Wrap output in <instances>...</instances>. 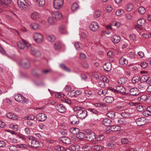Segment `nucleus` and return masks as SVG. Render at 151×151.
Segmentation results:
<instances>
[{
	"mask_svg": "<svg viewBox=\"0 0 151 151\" xmlns=\"http://www.w3.org/2000/svg\"><path fill=\"white\" fill-rule=\"evenodd\" d=\"M117 122L120 124H127L126 119L124 118L118 119L117 120Z\"/></svg>",
	"mask_w": 151,
	"mask_h": 151,
	"instance_id": "obj_29",
	"label": "nucleus"
},
{
	"mask_svg": "<svg viewBox=\"0 0 151 151\" xmlns=\"http://www.w3.org/2000/svg\"><path fill=\"white\" fill-rule=\"evenodd\" d=\"M127 81V79L124 77H122L119 79L117 81L118 83L120 84H125Z\"/></svg>",
	"mask_w": 151,
	"mask_h": 151,
	"instance_id": "obj_27",
	"label": "nucleus"
},
{
	"mask_svg": "<svg viewBox=\"0 0 151 151\" xmlns=\"http://www.w3.org/2000/svg\"><path fill=\"white\" fill-rule=\"evenodd\" d=\"M11 3V0H0V5L3 7H6Z\"/></svg>",
	"mask_w": 151,
	"mask_h": 151,
	"instance_id": "obj_19",
	"label": "nucleus"
},
{
	"mask_svg": "<svg viewBox=\"0 0 151 151\" xmlns=\"http://www.w3.org/2000/svg\"><path fill=\"white\" fill-rule=\"evenodd\" d=\"M88 110L93 113L97 115H98L99 114V112L95 109L89 108L88 109Z\"/></svg>",
	"mask_w": 151,
	"mask_h": 151,
	"instance_id": "obj_42",
	"label": "nucleus"
},
{
	"mask_svg": "<svg viewBox=\"0 0 151 151\" xmlns=\"http://www.w3.org/2000/svg\"><path fill=\"white\" fill-rule=\"evenodd\" d=\"M101 14V12L99 10H95L93 16L94 17L97 18L99 17Z\"/></svg>",
	"mask_w": 151,
	"mask_h": 151,
	"instance_id": "obj_44",
	"label": "nucleus"
},
{
	"mask_svg": "<svg viewBox=\"0 0 151 151\" xmlns=\"http://www.w3.org/2000/svg\"><path fill=\"white\" fill-rule=\"evenodd\" d=\"M6 116L8 118L13 119H18L17 116L11 112L8 113L7 114Z\"/></svg>",
	"mask_w": 151,
	"mask_h": 151,
	"instance_id": "obj_28",
	"label": "nucleus"
},
{
	"mask_svg": "<svg viewBox=\"0 0 151 151\" xmlns=\"http://www.w3.org/2000/svg\"><path fill=\"white\" fill-rule=\"evenodd\" d=\"M116 90L121 93H123L124 95H126V89L125 88L122 86H119L116 87Z\"/></svg>",
	"mask_w": 151,
	"mask_h": 151,
	"instance_id": "obj_18",
	"label": "nucleus"
},
{
	"mask_svg": "<svg viewBox=\"0 0 151 151\" xmlns=\"http://www.w3.org/2000/svg\"><path fill=\"white\" fill-rule=\"evenodd\" d=\"M93 105L96 107H104L105 105L102 103H96L93 104Z\"/></svg>",
	"mask_w": 151,
	"mask_h": 151,
	"instance_id": "obj_52",
	"label": "nucleus"
},
{
	"mask_svg": "<svg viewBox=\"0 0 151 151\" xmlns=\"http://www.w3.org/2000/svg\"><path fill=\"white\" fill-rule=\"evenodd\" d=\"M48 23L50 25H53L55 24V21L51 17H49L47 19Z\"/></svg>",
	"mask_w": 151,
	"mask_h": 151,
	"instance_id": "obj_50",
	"label": "nucleus"
},
{
	"mask_svg": "<svg viewBox=\"0 0 151 151\" xmlns=\"http://www.w3.org/2000/svg\"><path fill=\"white\" fill-rule=\"evenodd\" d=\"M68 96L70 97H76L75 91L74 90L68 92Z\"/></svg>",
	"mask_w": 151,
	"mask_h": 151,
	"instance_id": "obj_46",
	"label": "nucleus"
},
{
	"mask_svg": "<svg viewBox=\"0 0 151 151\" xmlns=\"http://www.w3.org/2000/svg\"><path fill=\"white\" fill-rule=\"evenodd\" d=\"M60 67L64 70L67 72H70L71 70L69 68H68L66 66L63 64H60Z\"/></svg>",
	"mask_w": 151,
	"mask_h": 151,
	"instance_id": "obj_31",
	"label": "nucleus"
},
{
	"mask_svg": "<svg viewBox=\"0 0 151 151\" xmlns=\"http://www.w3.org/2000/svg\"><path fill=\"white\" fill-rule=\"evenodd\" d=\"M65 95L63 94L60 93H55V96L56 98H61L64 96Z\"/></svg>",
	"mask_w": 151,
	"mask_h": 151,
	"instance_id": "obj_54",
	"label": "nucleus"
},
{
	"mask_svg": "<svg viewBox=\"0 0 151 151\" xmlns=\"http://www.w3.org/2000/svg\"><path fill=\"white\" fill-rule=\"evenodd\" d=\"M36 2L40 6H43L45 4V0H36Z\"/></svg>",
	"mask_w": 151,
	"mask_h": 151,
	"instance_id": "obj_43",
	"label": "nucleus"
},
{
	"mask_svg": "<svg viewBox=\"0 0 151 151\" xmlns=\"http://www.w3.org/2000/svg\"><path fill=\"white\" fill-rule=\"evenodd\" d=\"M147 99V96L146 95H143L138 97V100L139 101L142 102L146 100Z\"/></svg>",
	"mask_w": 151,
	"mask_h": 151,
	"instance_id": "obj_34",
	"label": "nucleus"
},
{
	"mask_svg": "<svg viewBox=\"0 0 151 151\" xmlns=\"http://www.w3.org/2000/svg\"><path fill=\"white\" fill-rule=\"evenodd\" d=\"M107 90L106 89L104 90L101 89L98 91V93L99 95H102L103 96H104L107 93Z\"/></svg>",
	"mask_w": 151,
	"mask_h": 151,
	"instance_id": "obj_38",
	"label": "nucleus"
},
{
	"mask_svg": "<svg viewBox=\"0 0 151 151\" xmlns=\"http://www.w3.org/2000/svg\"><path fill=\"white\" fill-rule=\"evenodd\" d=\"M129 141L127 138H124L122 139L121 140V142L122 144H126L128 143Z\"/></svg>",
	"mask_w": 151,
	"mask_h": 151,
	"instance_id": "obj_61",
	"label": "nucleus"
},
{
	"mask_svg": "<svg viewBox=\"0 0 151 151\" xmlns=\"http://www.w3.org/2000/svg\"><path fill=\"white\" fill-rule=\"evenodd\" d=\"M71 149L74 151H77L79 150L80 146L78 145H72L71 147Z\"/></svg>",
	"mask_w": 151,
	"mask_h": 151,
	"instance_id": "obj_41",
	"label": "nucleus"
},
{
	"mask_svg": "<svg viewBox=\"0 0 151 151\" xmlns=\"http://www.w3.org/2000/svg\"><path fill=\"white\" fill-rule=\"evenodd\" d=\"M96 135L94 133L90 132L87 134L86 138L88 141H92L96 138Z\"/></svg>",
	"mask_w": 151,
	"mask_h": 151,
	"instance_id": "obj_15",
	"label": "nucleus"
},
{
	"mask_svg": "<svg viewBox=\"0 0 151 151\" xmlns=\"http://www.w3.org/2000/svg\"><path fill=\"white\" fill-rule=\"evenodd\" d=\"M145 108V107L142 105H140L137 107V110L138 111H142Z\"/></svg>",
	"mask_w": 151,
	"mask_h": 151,
	"instance_id": "obj_58",
	"label": "nucleus"
},
{
	"mask_svg": "<svg viewBox=\"0 0 151 151\" xmlns=\"http://www.w3.org/2000/svg\"><path fill=\"white\" fill-rule=\"evenodd\" d=\"M86 100L85 97L83 95L80 96L77 98L78 101L79 102H82Z\"/></svg>",
	"mask_w": 151,
	"mask_h": 151,
	"instance_id": "obj_39",
	"label": "nucleus"
},
{
	"mask_svg": "<svg viewBox=\"0 0 151 151\" xmlns=\"http://www.w3.org/2000/svg\"><path fill=\"white\" fill-rule=\"evenodd\" d=\"M120 37L118 35H114L111 38V41L114 43L117 44L120 40Z\"/></svg>",
	"mask_w": 151,
	"mask_h": 151,
	"instance_id": "obj_17",
	"label": "nucleus"
},
{
	"mask_svg": "<svg viewBox=\"0 0 151 151\" xmlns=\"http://www.w3.org/2000/svg\"><path fill=\"white\" fill-rule=\"evenodd\" d=\"M136 122L138 126H141L144 125L146 122V119L145 117H142L137 119Z\"/></svg>",
	"mask_w": 151,
	"mask_h": 151,
	"instance_id": "obj_10",
	"label": "nucleus"
},
{
	"mask_svg": "<svg viewBox=\"0 0 151 151\" xmlns=\"http://www.w3.org/2000/svg\"><path fill=\"white\" fill-rule=\"evenodd\" d=\"M73 110L76 112L79 118L84 119L88 115V112L86 110L82 107L75 106L73 108Z\"/></svg>",
	"mask_w": 151,
	"mask_h": 151,
	"instance_id": "obj_1",
	"label": "nucleus"
},
{
	"mask_svg": "<svg viewBox=\"0 0 151 151\" xmlns=\"http://www.w3.org/2000/svg\"><path fill=\"white\" fill-rule=\"evenodd\" d=\"M30 27L32 29L36 30L38 29L39 25L38 24L36 23H32L31 24Z\"/></svg>",
	"mask_w": 151,
	"mask_h": 151,
	"instance_id": "obj_30",
	"label": "nucleus"
},
{
	"mask_svg": "<svg viewBox=\"0 0 151 151\" xmlns=\"http://www.w3.org/2000/svg\"><path fill=\"white\" fill-rule=\"evenodd\" d=\"M18 6L21 9H28L29 8V6L26 2L25 0H18Z\"/></svg>",
	"mask_w": 151,
	"mask_h": 151,
	"instance_id": "obj_4",
	"label": "nucleus"
},
{
	"mask_svg": "<svg viewBox=\"0 0 151 151\" xmlns=\"http://www.w3.org/2000/svg\"><path fill=\"white\" fill-rule=\"evenodd\" d=\"M145 20L143 18L139 19L137 21V24L140 26H143L145 24Z\"/></svg>",
	"mask_w": 151,
	"mask_h": 151,
	"instance_id": "obj_36",
	"label": "nucleus"
},
{
	"mask_svg": "<svg viewBox=\"0 0 151 151\" xmlns=\"http://www.w3.org/2000/svg\"><path fill=\"white\" fill-rule=\"evenodd\" d=\"M31 147L39 148L40 147V144L38 141L33 139L31 142Z\"/></svg>",
	"mask_w": 151,
	"mask_h": 151,
	"instance_id": "obj_13",
	"label": "nucleus"
},
{
	"mask_svg": "<svg viewBox=\"0 0 151 151\" xmlns=\"http://www.w3.org/2000/svg\"><path fill=\"white\" fill-rule=\"evenodd\" d=\"M15 100L19 102L27 103L28 101L22 95L19 93L15 94L14 96Z\"/></svg>",
	"mask_w": 151,
	"mask_h": 151,
	"instance_id": "obj_3",
	"label": "nucleus"
},
{
	"mask_svg": "<svg viewBox=\"0 0 151 151\" xmlns=\"http://www.w3.org/2000/svg\"><path fill=\"white\" fill-rule=\"evenodd\" d=\"M126 8L128 9H132L133 8V4L131 3H129L126 5Z\"/></svg>",
	"mask_w": 151,
	"mask_h": 151,
	"instance_id": "obj_57",
	"label": "nucleus"
},
{
	"mask_svg": "<svg viewBox=\"0 0 151 151\" xmlns=\"http://www.w3.org/2000/svg\"><path fill=\"white\" fill-rule=\"evenodd\" d=\"M17 45L18 48L20 49L23 50L25 48V44L23 42L22 40V41L18 42H17Z\"/></svg>",
	"mask_w": 151,
	"mask_h": 151,
	"instance_id": "obj_32",
	"label": "nucleus"
},
{
	"mask_svg": "<svg viewBox=\"0 0 151 151\" xmlns=\"http://www.w3.org/2000/svg\"><path fill=\"white\" fill-rule=\"evenodd\" d=\"M59 140L63 143L66 144H69L71 143V141L70 139L66 137H61L59 138Z\"/></svg>",
	"mask_w": 151,
	"mask_h": 151,
	"instance_id": "obj_20",
	"label": "nucleus"
},
{
	"mask_svg": "<svg viewBox=\"0 0 151 151\" xmlns=\"http://www.w3.org/2000/svg\"><path fill=\"white\" fill-rule=\"evenodd\" d=\"M119 63L123 65H126L128 63V61L126 58L122 57L119 59Z\"/></svg>",
	"mask_w": 151,
	"mask_h": 151,
	"instance_id": "obj_33",
	"label": "nucleus"
},
{
	"mask_svg": "<svg viewBox=\"0 0 151 151\" xmlns=\"http://www.w3.org/2000/svg\"><path fill=\"white\" fill-rule=\"evenodd\" d=\"M40 15L37 12H35L32 13L31 15V19L34 20H37L38 19L40 18Z\"/></svg>",
	"mask_w": 151,
	"mask_h": 151,
	"instance_id": "obj_24",
	"label": "nucleus"
},
{
	"mask_svg": "<svg viewBox=\"0 0 151 151\" xmlns=\"http://www.w3.org/2000/svg\"><path fill=\"white\" fill-rule=\"evenodd\" d=\"M146 84L145 83H141L138 85V88L140 90L144 91L146 88Z\"/></svg>",
	"mask_w": 151,
	"mask_h": 151,
	"instance_id": "obj_26",
	"label": "nucleus"
},
{
	"mask_svg": "<svg viewBox=\"0 0 151 151\" xmlns=\"http://www.w3.org/2000/svg\"><path fill=\"white\" fill-rule=\"evenodd\" d=\"M104 69L107 71H110L111 70V64L110 63H105L103 65Z\"/></svg>",
	"mask_w": 151,
	"mask_h": 151,
	"instance_id": "obj_21",
	"label": "nucleus"
},
{
	"mask_svg": "<svg viewBox=\"0 0 151 151\" xmlns=\"http://www.w3.org/2000/svg\"><path fill=\"white\" fill-rule=\"evenodd\" d=\"M56 109L60 113H64L66 111V107L61 104L57 105Z\"/></svg>",
	"mask_w": 151,
	"mask_h": 151,
	"instance_id": "obj_16",
	"label": "nucleus"
},
{
	"mask_svg": "<svg viewBox=\"0 0 151 151\" xmlns=\"http://www.w3.org/2000/svg\"><path fill=\"white\" fill-rule=\"evenodd\" d=\"M74 45L76 49L77 50H78L80 48L81 46V44L79 42H76L75 43Z\"/></svg>",
	"mask_w": 151,
	"mask_h": 151,
	"instance_id": "obj_60",
	"label": "nucleus"
},
{
	"mask_svg": "<svg viewBox=\"0 0 151 151\" xmlns=\"http://www.w3.org/2000/svg\"><path fill=\"white\" fill-rule=\"evenodd\" d=\"M53 3L54 8L55 9H60L63 6L64 0H54Z\"/></svg>",
	"mask_w": 151,
	"mask_h": 151,
	"instance_id": "obj_5",
	"label": "nucleus"
},
{
	"mask_svg": "<svg viewBox=\"0 0 151 151\" xmlns=\"http://www.w3.org/2000/svg\"><path fill=\"white\" fill-rule=\"evenodd\" d=\"M78 130V129L77 128H72L70 129V131L73 134H76V131Z\"/></svg>",
	"mask_w": 151,
	"mask_h": 151,
	"instance_id": "obj_62",
	"label": "nucleus"
},
{
	"mask_svg": "<svg viewBox=\"0 0 151 151\" xmlns=\"http://www.w3.org/2000/svg\"><path fill=\"white\" fill-rule=\"evenodd\" d=\"M79 8V6L78 4L76 3H74L71 6V9H77Z\"/></svg>",
	"mask_w": 151,
	"mask_h": 151,
	"instance_id": "obj_51",
	"label": "nucleus"
},
{
	"mask_svg": "<svg viewBox=\"0 0 151 151\" xmlns=\"http://www.w3.org/2000/svg\"><path fill=\"white\" fill-rule=\"evenodd\" d=\"M77 137L80 139H83L84 138V134L82 132H79L76 134Z\"/></svg>",
	"mask_w": 151,
	"mask_h": 151,
	"instance_id": "obj_48",
	"label": "nucleus"
},
{
	"mask_svg": "<svg viewBox=\"0 0 151 151\" xmlns=\"http://www.w3.org/2000/svg\"><path fill=\"white\" fill-rule=\"evenodd\" d=\"M19 64L22 68H28L31 67V65L29 60L27 59H22L19 63Z\"/></svg>",
	"mask_w": 151,
	"mask_h": 151,
	"instance_id": "obj_6",
	"label": "nucleus"
},
{
	"mask_svg": "<svg viewBox=\"0 0 151 151\" xmlns=\"http://www.w3.org/2000/svg\"><path fill=\"white\" fill-rule=\"evenodd\" d=\"M89 29L92 31L96 32L99 29V26L97 22H92L89 26Z\"/></svg>",
	"mask_w": 151,
	"mask_h": 151,
	"instance_id": "obj_8",
	"label": "nucleus"
},
{
	"mask_svg": "<svg viewBox=\"0 0 151 151\" xmlns=\"http://www.w3.org/2000/svg\"><path fill=\"white\" fill-rule=\"evenodd\" d=\"M33 37L35 42L37 43L40 44L43 41V37L42 35L39 33H35L33 35Z\"/></svg>",
	"mask_w": 151,
	"mask_h": 151,
	"instance_id": "obj_2",
	"label": "nucleus"
},
{
	"mask_svg": "<svg viewBox=\"0 0 151 151\" xmlns=\"http://www.w3.org/2000/svg\"><path fill=\"white\" fill-rule=\"evenodd\" d=\"M36 117L37 119L40 122L44 121L47 119L46 115L43 113L38 114L37 115Z\"/></svg>",
	"mask_w": 151,
	"mask_h": 151,
	"instance_id": "obj_11",
	"label": "nucleus"
},
{
	"mask_svg": "<svg viewBox=\"0 0 151 151\" xmlns=\"http://www.w3.org/2000/svg\"><path fill=\"white\" fill-rule=\"evenodd\" d=\"M9 149L10 151H17L18 149L17 147L15 145H11L9 147Z\"/></svg>",
	"mask_w": 151,
	"mask_h": 151,
	"instance_id": "obj_53",
	"label": "nucleus"
},
{
	"mask_svg": "<svg viewBox=\"0 0 151 151\" xmlns=\"http://www.w3.org/2000/svg\"><path fill=\"white\" fill-rule=\"evenodd\" d=\"M139 80V77H134L132 79V82L133 83H137Z\"/></svg>",
	"mask_w": 151,
	"mask_h": 151,
	"instance_id": "obj_55",
	"label": "nucleus"
},
{
	"mask_svg": "<svg viewBox=\"0 0 151 151\" xmlns=\"http://www.w3.org/2000/svg\"><path fill=\"white\" fill-rule=\"evenodd\" d=\"M61 100L63 102H65L69 104H70L71 103V100L68 99L63 98L61 99Z\"/></svg>",
	"mask_w": 151,
	"mask_h": 151,
	"instance_id": "obj_56",
	"label": "nucleus"
},
{
	"mask_svg": "<svg viewBox=\"0 0 151 151\" xmlns=\"http://www.w3.org/2000/svg\"><path fill=\"white\" fill-rule=\"evenodd\" d=\"M107 116L111 118H113L115 116V113L113 111H110L106 114Z\"/></svg>",
	"mask_w": 151,
	"mask_h": 151,
	"instance_id": "obj_49",
	"label": "nucleus"
},
{
	"mask_svg": "<svg viewBox=\"0 0 151 151\" xmlns=\"http://www.w3.org/2000/svg\"><path fill=\"white\" fill-rule=\"evenodd\" d=\"M54 47L55 50H58L61 47V43L60 42H56L54 45Z\"/></svg>",
	"mask_w": 151,
	"mask_h": 151,
	"instance_id": "obj_35",
	"label": "nucleus"
},
{
	"mask_svg": "<svg viewBox=\"0 0 151 151\" xmlns=\"http://www.w3.org/2000/svg\"><path fill=\"white\" fill-rule=\"evenodd\" d=\"M110 130L112 131H117L121 129V127L118 126L112 125L110 126Z\"/></svg>",
	"mask_w": 151,
	"mask_h": 151,
	"instance_id": "obj_25",
	"label": "nucleus"
},
{
	"mask_svg": "<svg viewBox=\"0 0 151 151\" xmlns=\"http://www.w3.org/2000/svg\"><path fill=\"white\" fill-rule=\"evenodd\" d=\"M142 114L144 116L148 117L151 115V112L150 111L147 109V108L146 110L142 112Z\"/></svg>",
	"mask_w": 151,
	"mask_h": 151,
	"instance_id": "obj_45",
	"label": "nucleus"
},
{
	"mask_svg": "<svg viewBox=\"0 0 151 151\" xmlns=\"http://www.w3.org/2000/svg\"><path fill=\"white\" fill-rule=\"evenodd\" d=\"M114 100V98L111 96H106L104 99V101L108 103H111Z\"/></svg>",
	"mask_w": 151,
	"mask_h": 151,
	"instance_id": "obj_23",
	"label": "nucleus"
},
{
	"mask_svg": "<svg viewBox=\"0 0 151 151\" xmlns=\"http://www.w3.org/2000/svg\"><path fill=\"white\" fill-rule=\"evenodd\" d=\"M50 12L52 17L57 20L63 18L62 14L58 11H51Z\"/></svg>",
	"mask_w": 151,
	"mask_h": 151,
	"instance_id": "obj_7",
	"label": "nucleus"
},
{
	"mask_svg": "<svg viewBox=\"0 0 151 151\" xmlns=\"http://www.w3.org/2000/svg\"><path fill=\"white\" fill-rule=\"evenodd\" d=\"M71 89V87L69 85H66L64 88V90L67 91H70Z\"/></svg>",
	"mask_w": 151,
	"mask_h": 151,
	"instance_id": "obj_64",
	"label": "nucleus"
},
{
	"mask_svg": "<svg viewBox=\"0 0 151 151\" xmlns=\"http://www.w3.org/2000/svg\"><path fill=\"white\" fill-rule=\"evenodd\" d=\"M77 116L73 115L70 117V121L71 124L73 125L78 124L79 123V120Z\"/></svg>",
	"mask_w": 151,
	"mask_h": 151,
	"instance_id": "obj_9",
	"label": "nucleus"
},
{
	"mask_svg": "<svg viewBox=\"0 0 151 151\" xmlns=\"http://www.w3.org/2000/svg\"><path fill=\"white\" fill-rule=\"evenodd\" d=\"M111 122V121L110 119L105 118L102 121V123L105 126H110Z\"/></svg>",
	"mask_w": 151,
	"mask_h": 151,
	"instance_id": "obj_22",
	"label": "nucleus"
},
{
	"mask_svg": "<svg viewBox=\"0 0 151 151\" xmlns=\"http://www.w3.org/2000/svg\"><path fill=\"white\" fill-rule=\"evenodd\" d=\"M17 147L22 149H27V146L25 144H19L16 145Z\"/></svg>",
	"mask_w": 151,
	"mask_h": 151,
	"instance_id": "obj_47",
	"label": "nucleus"
},
{
	"mask_svg": "<svg viewBox=\"0 0 151 151\" xmlns=\"http://www.w3.org/2000/svg\"><path fill=\"white\" fill-rule=\"evenodd\" d=\"M31 53L36 57H39L41 55V53L40 51L37 49H35L33 47H31Z\"/></svg>",
	"mask_w": 151,
	"mask_h": 151,
	"instance_id": "obj_12",
	"label": "nucleus"
},
{
	"mask_svg": "<svg viewBox=\"0 0 151 151\" xmlns=\"http://www.w3.org/2000/svg\"><path fill=\"white\" fill-rule=\"evenodd\" d=\"M23 42L24 43L25 46L26 45V47L28 48H29L31 47V45L27 41L24 40L22 39Z\"/></svg>",
	"mask_w": 151,
	"mask_h": 151,
	"instance_id": "obj_59",
	"label": "nucleus"
},
{
	"mask_svg": "<svg viewBox=\"0 0 151 151\" xmlns=\"http://www.w3.org/2000/svg\"><path fill=\"white\" fill-rule=\"evenodd\" d=\"M129 93L133 96H137L139 94V89L136 88H132L130 89Z\"/></svg>",
	"mask_w": 151,
	"mask_h": 151,
	"instance_id": "obj_14",
	"label": "nucleus"
},
{
	"mask_svg": "<svg viewBox=\"0 0 151 151\" xmlns=\"http://www.w3.org/2000/svg\"><path fill=\"white\" fill-rule=\"evenodd\" d=\"M148 63L145 62H142L141 64V66L142 68H145L148 66Z\"/></svg>",
	"mask_w": 151,
	"mask_h": 151,
	"instance_id": "obj_63",
	"label": "nucleus"
},
{
	"mask_svg": "<svg viewBox=\"0 0 151 151\" xmlns=\"http://www.w3.org/2000/svg\"><path fill=\"white\" fill-rule=\"evenodd\" d=\"M92 148L93 149L96 151H99L102 149L103 147L99 145H94L92 146Z\"/></svg>",
	"mask_w": 151,
	"mask_h": 151,
	"instance_id": "obj_40",
	"label": "nucleus"
},
{
	"mask_svg": "<svg viewBox=\"0 0 151 151\" xmlns=\"http://www.w3.org/2000/svg\"><path fill=\"white\" fill-rule=\"evenodd\" d=\"M47 39L50 42H54L55 40V36L53 35H47Z\"/></svg>",
	"mask_w": 151,
	"mask_h": 151,
	"instance_id": "obj_37",
	"label": "nucleus"
}]
</instances>
